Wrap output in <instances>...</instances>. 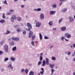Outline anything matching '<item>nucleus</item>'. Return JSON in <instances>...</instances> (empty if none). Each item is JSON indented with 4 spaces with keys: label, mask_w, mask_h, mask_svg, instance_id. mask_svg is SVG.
<instances>
[{
    "label": "nucleus",
    "mask_w": 75,
    "mask_h": 75,
    "mask_svg": "<svg viewBox=\"0 0 75 75\" xmlns=\"http://www.w3.org/2000/svg\"><path fill=\"white\" fill-rule=\"evenodd\" d=\"M21 7L22 8H24V5H21Z\"/></svg>",
    "instance_id": "nucleus-45"
},
{
    "label": "nucleus",
    "mask_w": 75,
    "mask_h": 75,
    "mask_svg": "<svg viewBox=\"0 0 75 75\" xmlns=\"http://www.w3.org/2000/svg\"><path fill=\"white\" fill-rule=\"evenodd\" d=\"M62 2H61L59 4V5L61 6V5H62Z\"/></svg>",
    "instance_id": "nucleus-53"
},
{
    "label": "nucleus",
    "mask_w": 75,
    "mask_h": 75,
    "mask_svg": "<svg viewBox=\"0 0 75 75\" xmlns=\"http://www.w3.org/2000/svg\"><path fill=\"white\" fill-rule=\"evenodd\" d=\"M67 0H60V1L61 2H62V1H67Z\"/></svg>",
    "instance_id": "nucleus-42"
},
{
    "label": "nucleus",
    "mask_w": 75,
    "mask_h": 75,
    "mask_svg": "<svg viewBox=\"0 0 75 75\" xmlns=\"http://www.w3.org/2000/svg\"><path fill=\"white\" fill-rule=\"evenodd\" d=\"M43 54V53L42 52L41 54H40V55H41V56H42Z\"/></svg>",
    "instance_id": "nucleus-61"
},
{
    "label": "nucleus",
    "mask_w": 75,
    "mask_h": 75,
    "mask_svg": "<svg viewBox=\"0 0 75 75\" xmlns=\"http://www.w3.org/2000/svg\"><path fill=\"white\" fill-rule=\"evenodd\" d=\"M17 31H18V32H20V29L18 28L17 29Z\"/></svg>",
    "instance_id": "nucleus-47"
},
{
    "label": "nucleus",
    "mask_w": 75,
    "mask_h": 75,
    "mask_svg": "<svg viewBox=\"0 0 75 75\" xmlns=\"http://www.w3.org/2000/svg\"><path fill=\"white\" fill-rule=\"evenodd\" d=\"M34 11H37V9H34Z\"/></svg>",
    "instance_id": "nucleus-57"
},
{
    "label": "nucleus",
    "mask_w": 75,
    "mask_h": 75,
    "mask_svg": "<svg viewBox=\"0 0 75 75\" xmlns=\"http://www.w3.org/2000/svg\"><path fill=\"white\" fill-rule=\"evenodd\" d=\"M14 1H15V2H17V1H18V0H13Z\"/></svg>",
    "instance_id": "nucleus-55"
},
{
    "label": "nucleus",
    "mask_w": 75,
    "mask_h": 75,
    "mask_svg": "<svg viewBox=\"0 0 75 75\" xmlns=\"http://www.w3.org/2000/svg\"><path fill=\"white\" fill-rule=\"evenodd\" d=\"M24 69H22L21 70V72H24Z\"/></svg>",
    "instance_id": "nucleus-49"
},
{
    "label": "nucleus",
    "mask_w": 75,
    "mask_h": 75,
    "mask_svg": "<svg viewBox=\"0 0 75 75\" xmlns=\"http://www.w3.org/2000/svg\"><path fill=\"white\" fill-rule=\"evenodd\" d=\"M44 38H48V37L46 36H45Z\"/></svg>",
    "instance_id": "nucleus-59"
},
{
    "label": "nucleus",
    "mask_w": 75,
    "mask_h": 75,
    "mask_svg": "<svg viewBox=\"0 0 75 75\" xmlns=\"http://www.w3.org/2000/svg\"><path fill=\"white\" fill-rule=\"evenodd\" d=\"M10 14H11V13L10 12H8L7 13V15H10Z\"/></svg>",
    "instance_id": "nucleus-46"
},
{
    "label": "nucleus",
    "mask_w": 75,
    "mask_h": 75,
    "mask_svg": "<svg viewBox=\"0 0 75 75\" xmlns=\"http://www.w3.org/2000/svg\"><path fill=\"white\" fill-rule=\"evenodd\" d=\"M41 10V8H38L37 9V11H40Z\"/></svg>",
    "instance_id": "nucleus-36"
},
{
    "label": "nucleus",
    "mask_w": 75,
    "mask_h": 75,
    "mask_svg": "<svg viewBox=\"0 0 75 75\" xmlns=\"http://www.w3.org/2000/svg\"><path fill=\"white\" fill-rule=\"evenodd\" d=\"M17 19V17L16 16V15H13L11 18V21L12 23H14V20Z\"/></svg>",
    "instance_id": "nucleus-2"
},
{
    "label": "nucleus",
    "mask_w": 75,
    "mask_h": 75,
    "mask_svg": "<svg viewBox=\"0 0 75 75\" xmlns=\"http://www.w3.org/2000/svg\"><path fill=\"white\" fill-rule=\"evenodd\" d=\"M10 11L12 13H13V12H14V10H13V9L10 10Z\"/></svg>",
    "instance_id": "nucleus-40"
},
{
    "label": "nucleus",
    "mask_w": 75,
    "mask_h": 75,
    "mask_svg": "<svg viewBox=\"0 0 75 75\" xmlns=\"http://www.w3.org/2000/svg\"><path fill=\"white\" fill-rule=\"evenodd\" d=\"M65 40L66 41H69V39H65Z\"/></svg>",
    "instance_id": "nucleus-51"
},
{
    "label": "nucleus",
    "mask_w": 75,
    "mask_h": 75,
    "mask_svg": "<svg viewBox=\"0 0 75 75\" xmlns=\"http://www.w3.org/2000/svg\"><path fill=\"white\" fill-rule=\"evenodd\" d=\"M49 66L50 68H53L54 66V64H49Z\"/></svg>",
    "instance_id": "nucleus-16"
},
{
    "label": "nucleus",
    "mask_w": 75,
    "mask_h": 75,
    "mask_svg": "<svg viewBox=\"0 0 75 75\" xmlns=\"http://www.w3.org/2000/svg\"><path fill=\"white\" fill-rule=\"evenodd\" d=\"M1 71H4V69L3 68L1 69Z\"/></svg>",
    "instance_id": "nucleus-54"
},
{
    "label": "nucleus",
    "mask_w": 75,
    "mask_h": 75,
    "mask_svg": "<svg viewBox=\"0 0 75 75\" xmlns=\"http://www.w3.org/2000/svg\"><path fill=\"white\" fill-rule=\"evenodd\" d=\"M52 7L54 8H56L57 7V4H54L52 5Z\"/></svg>",
    "instance_id": "nucleus-22"
},
{
    "label": "nucleus",
    "mask_w": 75,
    "mask_h": 75,
    "mask_svg": "<svg viewBox=\"0 0 75 75\" xmlns=\"http://www.w3.org/2000/svg\"><path fill=\"white\" fill-rule=\"evenodd\" d=\"M41 25V23L40 22H38L36 24L37 27H40Z\"/></svg>",
    "instance_id": "nucleus-7"
},
{
    "label": "nucleus",
    "mask_w": 75,
    "mask_h": 75,
    "mask_svg": "<svg viewBox=\"0 0 75 75\" xmlns=\"http://www.w3.org/2000/svg\"><path fill=\"white\" fill-rule=\"evenodd\" d=\"M64 38H62L61 40L62 41H64Z\"/></svg>",
    "instance_id": "nucleus-52"
},
{
    "label": "nucleus",
    "mask_w": 75,
    "mask_h": 75,
    "mask_svg": "<svg viewBox=\"0 0 75 75\" xmlns=\"http://www.w3.org/2000/svg\"><path fill=\"white\" fill-rule=\"evenodd\" d=\"M16 50L17 47H15L13 48L12 50L13 51H16Z\"/></svg>",
    "instance_id": "nucleus-19"
},
{
    "label": "nucleus",
    "mask_w": 75,
    "mask_h": 75,
    "mask_svg": "<svg viewBox=\"0 0 75 75\" xmlns=\"http://www.w3.org/2000/svg\"><path fill=\"white\" fill-rule=\"evenodd\" d=\"M25 72L26 74H28V70L27 69H26L25 70Z\"/></svg>",
    "instance_id": "nucleus-31"
},
{
    "label": "nucleus",
    "mask_w": 75,
    "mask_h": 75,
    "mask_svg": "<svg viewBox=\"0 0 75 75\" xmlns=\"http://www.w3.org/2000/svg\"><path fill=\"white\" fill-rule=\"evenodd\" d=\"M71 54V52H69L68 53V55H69Z\"/></svg>",
    "instance_id": "nucleus-50"
},
{
    "label": "nucleus",
    "mask_w": 75,
    "mask_h": 75,
    "mask_svg": "<svg viewBox=\"0 0 75 75\" xmlns=\"http://www.w3.org/2000/svg\"><path fill=\"white\" fill-rule=\"evenodd\" d=\"M52 59L53 61H55L56 60V58L55 57H52Z\"/></svg>",
    "instance_id": "nucleus-25"
},
{
    "label": "nucleus",
    "mask_w": 75,
    "mask_h": 75,
    "mask_svg": "<svg viewBox=\"0 0 75 75\" xmlns=\"http://www.w3.org/2000/svg\"><path fill=\"white\" fill-rule=\"evenodd\" d=\"M45 39H49V38H45Z\"/></svg>",
    "instance_id": "nucleus-64"
},
{
    "label": "nucleus",
    "mask_w": 75,
    "mask_h": 75,
    "mask_svg": "<svg viewBox=\"0 0 75 75\" xmlns=\"http://www.w3.org/2000/svg\"><path fill=\"white\" fill-rule=\"evenodd\" d=\"M4 50H5L6 52H8V46L7 45H6L4 46Z\"/></svg>",
    "instance_id": "nucleus-4"
},
{
    "label": "nucleus",
    "mask_w": 75,
    "mask_h": 75,
    "mask_svg": "<svg viewBox=\"0 0 75 75\" xmlns=\"http://www.w3.org/2000/svg\"><path fill=\"white\" fill-rule=\"evenodd\" d=\"M46 64V62H45V61L44 60H43L42 61V66L43 67L45 66V65Z\"/></svg>",
    "instance_id": "nucleus-14"
},
{
    "label": "nucleus",
    "mask_w": 75,
    "mask_h": 75,
    "mask_svg": "<svg viewBox=\"0 0 75 75\" xmlns=\"http://www.w3.org/2000/svg\"><path fill=\"white\" fill-rule=\"evenodd\" d=\"M4 4H6L7 5V1L5 0L4 1Z\"/></svg>",
    "instance_id": "nucleus-30"
},
{
    "label": "nucleus",
    "mask_w": 75,
    "mask_h": 75,
    "mask_svg": "<svg viewBox=\"0 0 75 75\" xmlns=\"http://www.w3.org/2000/svg\"><path fill=\"white\" fill-rule=\"evenodd\" d=\"M11 39L10 38L8 39V41H11Z\"/></svg>",
    "instance_id": "nucleus-60"
},
{
    "label": "nucleus",
    "mask_w": 75,
    "mask_h": 75,
    "mask_svg": "<svg viewBox=\"0 0 75 75\" xmlns=\"http://www.w3.org/2000/svg\"><path fill=\"white\" fill-rule=\"evenodd\" d=\"M18 21H20L21 20V18L20 17H18Z\"/></svg>",
    "instance_id": "nucleus-24"
},
{
    "label": "nucleus",
    "mask_w": 75,
    "mask_h": 75,
    "mask_svg": "<svg viewBox=\"0 0 75 75\" xmlns=\"http://www.w3.org/2000/svg\"><path fill=\"white\" fill-rule=\"evenodd\" d=\"M23 34H26V31L25 30H23Z\"/></svg>",
    "instance_id": "nucleus-34"
},
{
    "label": "nucleus",
    "mask_w": 75,
    "mask_h": 75,
    "mask_svg": "<svg viewBox=\"0 0 75 75\" xmlns=\"http://www.w3.org/2000/svg\"><path fill=\"white\" fill-rule=\"evenodd\" d=\"M67 10V8H64L63 10L62 11H63V12H65V11H66Z\"/></svg>",
    "instance_id": "nucleus-26"
},
{
    "label": "nucleus",
    "mask_w": 75,
    "mask_h": 75,
    "mask_svg": "<svg viewBox=\"0 0 75 75\" xmlns=\"http://www.w3.org/2000/svg\"><path fill=\"white\" fill-rule=\"evenodd\" d=\"M19 25H15L14 26V27L15 28H18V27H19Z\"/></svg>",
    "instance_id": "nucleus-23"
},
{
    "label": "nucleus",
    "mask_w": 75,
    "mask_h": 75,
    "mask_svg": "<svg viewBox=\"0 0 75 75\" xmlns=\"http://www.w3.org/2000/svg\"><path fill=\"white\" fill-rule=\"evenodd\" d=\"M67 29V28L65 27H62L61 28V31H65Z\"/></svg>",
    "instance_id": "nucleus-8"
},
{
    "label": "nucleus",
    "mask_w": 75,
    "mask_h": 75,
    "mask_svg": "<svg viewBox=\"0 0 75 75\" xmlns=\"http://www.w3.org/2000/svg\"><path fill=\"white\" fill-rule=\"evenodd\" d=\"M39 37L40 38H42V35L40 33H39Z\"/></svg>",
    "instance_id": "nucleus-37"
},
{
    "label": "nucleus",
    "mask_w": 75,
    "mask_h": 75,
    "mask_svg": "<svg viewBox=\"0 0 75 75\" xmlns=\"http://www.w3.org/2000/svg\"><path fill=\"white\" fill-rule=\"evenodd\" d=\"M41 69L42 71H41L40 72V74L41 75H43V74H44V68H41Z\"/></svg>",
    "instance_id": "nucleus-15"
},
{
    "label": "nucleus",
    "mask_w": 75,
    "mask_h": 75,
    "mask_svg": "<svg viewBox=\"0 0 75 75\" xmlns=\"http://www.w3.org/2000/svg\"><path fill=\"white\" fill-rule=\"evenodd\" d=\"M65 35L66 37H67V38H71V35L69 34L68 33H65Z\"/></svg>",
    "instance_id": "nucleus-5"
},
{
    "label": "nucleus",
    "mask_w": 75,
    "mask_h": 75,
    "mask_svg": "<svg viewBox=\"0 0 75 75\" xmlns=\"http://www.w3.org/2000/svg\"><path fill=\"white\" fill-rule=\"evenodd\" d=\"M4 60L5 62L6 61H8V58H6L4 59Z\"/></svg>",
    "instance_id": "nucleus-32"
},
{
    "label": "nucleus",
    "mask_w": 75,
    "mask_h": 75,
    "mask_svg": "<svg viewBox=\"0 0 75 75\" xmlns=\"http://www.w3.org/2000/svg\"><path fill=\"white\" fill-rule=\"evenodd\" d=\"M27 26L29 29H31V28H32V26H31V25L29 23H27Z\"/></svg>",
    "instance_id": "nucleus-10"
},
{
    "label": "nucleus",
    "mask_w": 75,
    "mask_h": 75,
    "mask_svg": "<svg viewBox=\"0 0 75 75\" xmlns=\"http://www.w3.org/2000/svg\"><path fill=\"white\" fill-rule=\"evenodd\" d=\"M54 69H51V72H54Z\"/></svg>",
    "instance_id": "nucleus-44"
},
{
    "label": "nucleus",
    "mask_w": 75,
    "mask_h": 75,
    "mask_svg": "<svg viewBox=\"0 0 75 75\" xmlns=\"http://www.w3.org/2000/svg\"><path fill=\"white\" fill-rule=\"evenodd\" d=\"M8 67L9 68H10L11 69H13V67H12V66L11 64H10L8 66Z\"/></svg>",
    "instance_id": "nucleus-27"
},
{
    "label": "nucleus",
    "mask_w": 75,
    "mask_h": 75,
    "mask_svg": "<svg viewBox=\"0 0 75 75\" xmlns=\"http://www.w3.org/2000/svg\"><path fill=\"white\" fill-rule=\"evenodd\" d=\"M73 47H74V48H75V44H73Z\"/></svg>",
    "instance_id": "nucleus-58"
},
{
    "label": "nucleus",
    "mask_w": 75,
    "mask_h": 75,
    "mask_svg": "<svg viewBox=\"0 0 75 75\" xmlns=\"http://www.w3.org/2000/svg\"><path fill=\"white\" fill-rule=\"evenodd\" d=\"M35 36L33 35L32 38H35Z\"/></svg>",
    "instance_id": "nucleus-56"
},
{
    "label": "nucleus",
    "mask_w": 75,
    "mask_h": 75,
    "mask_svg": "<svg viewBox=\"0 0 75 75\" xmlns=\"http://www.w3.org/2000/svg\"><path fill=\"white\" fill-rule=\"evenodd\" d=\"M0 23H5V20L4 19H2L0 21Z\"/></svg>",
    "instance_id": "nucleus-17"
},
{
    "label": "nucleus",
    "mask_w": 75,
    "mask_h": 75,
    "mask_svg": "<svg viewBox=\"0 0 75 75\" xmlns=\"http://www.w3.org/2000/svg\"><path fill=\"white\" fill-rule=\"evenodd\" d=\"M12 40H14V41H18L19 40V38H11Z\"/></svg>",
    "instance_id": "nucleus-12"
},
{
    "label": "nucleus",
    "mask_w": 75,
    "mask_h": 75,
    "mask_svg": "<svg viewBox=\"0 0 75 75\" xmlns=\"http://www.w3.org/2000/svg\"><path fill=\"white\" fill-rule=\"evenodd\" d=\"M56 13V12H55V11H51L50 12V15H54Z\"/></svg>",
    "instance_id": "nucleus-11"
},
{
    "label": "nucleus",
    "mask_w": 75,
    "mask_h": 75,
    "mask_svg": "<svg viewBox=\"0 0 75 75\" xmlns=\"http://www.w3.org/2000/svg\"><path fill=\"white\" fill-rule=\"evenodd\" d=\"M34 72L31 71L29 72V75H34Z\"/></svg>",
    "instance_id": "nucleus-18"
},
{
    "label": "nucleus",
    "mask_w": 75,
    "mask_h": 75,
    "mask_svg": "<svg viewBox=\"0 0 75 75\" xmlns=\"http://www.w3.org/2000/svg\"><path fill=\"white\" fill-rule=\"evenodd\" d=\"M68 53V51H66L65 52V54H67V53Z\"/></svg>",
    "instance_id": "nucleus-62"
},
{
    "label": "nucleus",
    "mask_w": 75,
    "mask_h": 75,
    "mask_svg": "<svg viewBox=\"0 0 75 75\" xmlns=\"http://www.w3.org/2000/svg\"><path fill=\"white\" fill-rule=\"evenodd\" d=\"M43 59V58H42V56H40V61H42Z\"/></svg>",
    "instance_id": "nucleus-29"
},
{
    "label": "nucleus",
    "mask_w": 75,
    "mask_h": 75,
    "mask_svg": "<svg viewBox=\"0 0 75 75\" xmlns=\"http://www.w3.org/2000/svg\"><path fill=\"white\" fill-rule=\"evenodd\" d=\"M53 30H54V31H55L56 30H57V28H52Z\"/></svg>",
    "instance_id": "nucleus-41"
},
{
    "label": "nucleus",
    "mask_w": 75,
    "mask_h": 75,
    "mask_svg": "<svg viewBox=\"0 0 75 75\" xmlns=\"http://www.w3.org/2000/svg\"><path fill=\"white\" fill-rule=\"evenodd\" d=\"M69 22L70 23H72L74 21V19L72 17H69Z\"/></svg>",
    "instance_id": "nucleus-3"
},
{
    "label": "nucleus",
    "mask_w": 75,
    "mask_h": 75,
    "mask_svg": "<svg viewBox=\"0 0 75 75\" xmlns=\"http://www.w3.org/2000/svg\"><path fill=\"white\" fill-rule=\"evenodd\" d=\"M41 20H43L44 19V15L42 13H41L40 16Z\"/></svg>",
    "instance_id": "nucleus-6"
},
{
    "label": "nucleus",
    "mask_w": 75,
    "mask_h": 75,
    "mask_svg": "<svg viewBox=\"0 0 75 75\" xmlns=\"http://www.w3.org/2000/svg\"><path fill=\"white\" fill-rule=\"evenodd\" d=\"M3 52L1 51L0 50V55H1L2 54H3Z\"/></svg>",
    "instance_id": "nucleus-48"
},
{
    "label": "nucleus",
    "mask_w": 75,
    "mask_h": 75,
    "mask_svg": "<svg viewBox=\"0 0 75 75\" xmlns=\"http://www.w3.org/2000/svg\"><path fill=\"white\" fill-rule=\"evenodd\" d=\"M10 45H14V43L12 42H10Z\"/></svg>",
    "instance_id": "nucleus-39"
},
{
    "label": "nucleus",
    "mask_w": 75,
    "mask_h": 75,
    "mask_svg": "<svg viewBox=\"0 0 75 75\" xmlns=\"http://www.w3.org/2000/svg\"><path fill=\"white\" fill-rule=\"evenodd\" d=\"M63 20V18H62L61 19H60L59 21V23H61V21H62V20Z\"/></svg>",
    "instance_id": "nucleus-28"
},
{
    "label": "nucleus",
    "mask_w": 75,
    "mask_h": 75,
    "mask_svg": "<svg viewBox=\"0 0 75 75\" xmlns=\"http://www.w3.org/2000/svg\"><path fill=\"white\" fill-rule=\"evenodd\" d=\"M46 65H49L50 64V62H49V59L48 58H46Z\"/></svg>",
    "instance_id": "nucleus-9"
},
{
    "label": "nucleus",
    "mask_w": 75,
    "mask_h": 75,
    "mask_svg": "<svg viewBox=\"0 0 75 75\" xmlns=\"http://www.w3.org/2000/svg\"><path fill=\"white\" fill-rule=\"evenodd\" d=\"M54 47L53 46H52L51 47H50V48H52V47Z\"/></svg>",
    "instance_id": "nucleus-63"
},
{
    "label": "nucleus",
    "mask_w": 75,
    "mask_h": 75,
    "mask_svg": "<svg viewBox=\"0 0 75 75\" xmlns=\"http://www.w3.org/2000/svg\"><path fill=\"white\" fill-rule=\"evenodd\" d=\"M10 59L13 61H14L15 60V59H16V58H13V57H12Z\"/></svg>",
    "instance_id": "nucleus-21"
},
{
    "label": "nucleus",
    "mask_w": 75,
    "mask_h": 75,
    "mask_svg": "<svg viewBox=\"0 0 75 75\" xmlns=\"http://www.w3.org/2000/svg\"><path fill=\"white\" fill-rule=\"evenodd\" d=\"M41 64V61H39L38 64V65H40V64Z\"/></svg>",
    "instance_id": "nucleus-38"
},
{
    "label": "nucleus",
    "mask_w": 75,
    "mask_h": 75,
    "mask_svg": "<svg viewBox=\"0 0 75 75\" xmlns=\"http://www.w3.org/2000/svg\"><path fill=\"white\" fill-rule=\"evenodd\" d=\"M33 45H34V42L33 41H32L31 43Z\"/></svg>",
    "instance_id": "nucleus-43"
},
{
    "label": "nucleus",
    "mask_w": 75,
    "mask_h": 75,
    "mask_svg": "<svg viewBox=\"0 0 75 75\" xmlns=\"http://www.w3.org/2000/svg\"><path fill=\"white\" fill-rule=\"evenodd\" d=\"M2 18L4 19L5 18V14H4V13L3 14V15L2 16Z\"/></svg>",
    "instance_id": "nucleus-33"
},
{
    "label": "nucleus",
    "mask_w": 75,
    "mask_h": 75,
    "mask_svg": "<svg viewBox=\"0 0 75 75\" xmlns=\"http://www.w3.org/2000/svg\"><path fill=\"white\" fill-rule=\"evenodd\" d=\"M10 31L7 30L6 31V33H4V34H10Z\"/></svg>",
    "instance_id": "nucleus-20"
},
{
    "label": "nucleus",
    "mask_w": 75,
    "mask_h": 75,
    "mask_svg": "<svg viewBox=\"0 0 75 75\" xmlns=\"http://www.w3.org/2000/svg\"><path fill=\"white\" fill-rule=\"evenodd\" d=\"M49 25L50 26H52V25H53V22H52V21H50L49 23Z\"/></svg>",
    "instance_id": "nucleus-13"
},
{
    "label": "nucleus",
    "mask_w": 75,
    "mask_h": 75,
    "mask_svg": "<svg viewBox=\"0 0 75 75\" xmlns=\"http://www.w3.org/2000/svg\"><path fill=\"white\" fill-rule=\"evenodd\" d=\"M25 30H26V31H29L30 33L29 34L28 37L29 38H31V37H32V35H33V32L31 31H30V30H31V29H29V28L28 29L27 28H25Z\"/></svg>",
    "instance_id": "nucleus-1"
},
{
    "label": "nucleus",
    "mask_w": 75,
    "mask_h": 75,
    "mask_svg": "<svg viewBox=\"0 0 75 75\" xmlns=\"http://www.w3.org/2000/svg\"><path fill=\"white\" fill-rule=\"evenodd\" d=\"M4 42V41H2L1 42H0V44L1 45H3V43Z\"/></svg>",
    "instance_id": "nucleus-35"
}]
</instances>
